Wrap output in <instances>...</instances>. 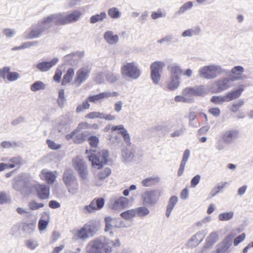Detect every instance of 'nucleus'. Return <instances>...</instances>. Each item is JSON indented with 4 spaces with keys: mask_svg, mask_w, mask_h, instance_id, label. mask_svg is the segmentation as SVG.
Here are the masks:
<instances>
[{
    "mask_svg": "<svg viewBox=\"0 0 253 253\" xmlns=\"http://www.w3.org/2000/svg\"><path fill=\"white\" fill-rule=\"evenodd\" d=\"M54 24L52 15L43 17L38 23L33 25L29 32H25L23 37L25 39H36L40 37L42 33L50 29Z\"/></svg>",
    "mask_w": 253,
    "mask_h": 253,
    "instance_id": "f257e3e1",
    "label": "nucleus"
},
{
    "mask_svg": "<svg viewBox=\"0 0 253 253\" xmlns=\"http://www.w3.org/2000/svg\"><path fill=\"white\" fill-rule=\"evenodd\" d=\"M51 15L55 25H64L78 21L82 15V13L81 11L76 10L68 14H66L64 12H59Z\"/></svg>",
    "mask_w": 253,
    "mask_h": 253,
    "instance_id": "f03ea898",
    "label": "nucleus"
},
{
    "mask_svg": "<svg viewBox=\"0 0 253 253\" xmlns=\"http://www.w3.org/2000/svg\"><path fill=\"white\" fill-rule=\"evenodd\" d=\"M68 193L72 196L77 194L79 191V183L77 177L70 169L65 171L62 177Z\"/></svg>",
    "mask_w": 253,
    "mask_h": 253,
    "instance_id": "7ed1b4c3",
    "label": "nucleus"
},
{
    "mask_svg": "<svg viewBox=\"0 0 253 253\" xmlns=\"http://www.w3.org/2000/svg\"><path fill=\"white\" fill-rule=\"evenodd\" d=\"M225 72V70L220 65L211 64L200 68L198 71V75L202 78L210 80L214 79Z\"/></svg>",
    "mask_w": 253,
    "mask_h": 253,
    "instance_id": "20e7f679",
    "label": "nucleus"
},
{
    "mask_svg": "<svg viewBox=\"0 0 253 253\" xmlns=\"http://www.w3.org/2000/svg\"><path fill=\"white\" fill-rule=\"evenodd\" d=\"M109 156L107 150H101L95 154H91L88 158L89 160L92 163V167L99 169L106 164Z\"/></svg>",
    "mask_w": 253,
    "mask_h": 253,
    "instance_id": "39448f33",
    "label": "nucleus"
},
{
    "mask_svg": "<svg viewBox=\"0 0 253 253\" xmlns=\"http://www.w3.org/2000/svg\"><path fill=\"white\" fill-rule=\"evenodd\" d=\"M121 73L125 78L136 80L141 75V71L134 63H128L122 67Z\"/></svg>",
    "mask_w": 253,
    "mask_h": 253,
    "instance_id": "423d86ee",
    "label": "nucleus"
},
{
    "mask_svg": "<svg viewBox=\"0 0 253 253\" xmlns=\"http://www.w3.org/2000/svg\"><path fill=\"white\" fill-rule=\"evenodd\" d=\"M242 91L243 89L238 88L228 92L224 96H213L211 101L215 104H221L224 102H229L238 98Z\"/></svg>",
    "mask_w": 253,
    "mask_h": 253,
    "instance_id": "0eeeda50",
    "label": "nucleus"
},
{
    "mask_svg": "<svg viewBox=\"0 0 253 253\" xmlns=\"http://www.w3.org/2000/svg\"><path fill=\"white\" fill-rule=\"evenodd\" d=\"M165 66V62L161 61L154 62L151 64L150 76L155 84L157 85L159 83L161 78L160 72L162 71Z\"/></svg>",
    "mask_w": 253,
    "mask_h": 253,
    "instance_id": "6e6552de",
    "label": "nucleus"
},
{
    "mask_svg": "<svg viewBox=\"0 0 253 253\" xmlns=\"http://www.w3.org/2000/svg\"><path fill=\"white\" fill-rule=\"evenodd\" d=\"M160 194L157 190H147L141 195L143 205L146 206L155 205L159 199Z\"/></svg>",
    "mask_w": 253,
    "mask_h": 253,
    "instance_id": "1a4fd4ad",
    "label": "nucleus"
},
{
    "mask_svg": "<svg viewBox=\"0 0 253 253\" xmlns=\"http://www.w3.org/2000/svg\"><path fill=\"white\" fill-rule=\"evenodd\" d=\"M240 136V132L237 129H231L222 133L221 139L226 144L229 145L236 142Z\"/></svg>",
    "mask_w": 253,
    "mask_h": 253,
    "instance_id": "9d476101",
    "label": "nucleus"
},
{
    "mask_svg": "<svg viewBox=\"0 0 253 253\" xmlns=\"http://www.w3.org/2000/svg\"><path fill=\"white\" fill-rule=\"evenodd\" d=\"M234 236L232 234L228 235L216 246V250L212 253H225L231 246Z\"/></svg>",
    "mask_w": 253,
    "mask_h": 253,
    "instance_id": "9b49d317",
    "label": "nucleus"
},
{
    "mask_svg": "<svg viewBox=\"0 0 253 253\" xmlns=\"http://www.w3.org/2000/svg\"><path fill=\"white\" fill-rule=\"evenodd\" d=\"M98 239H101L102 248H103L107 253H110L113 247H118L121 245L119 239H116L115 241L111 240L104 237H99Z\"/></svg>",
    "mask_w": 253,
    "mask_h": 253,
    "instance_id": "f8f14e48",
    "label": "nucleus"
},
{
    "mask_svg": "<svg viewBox=\"0 0 253 253\" xmlns=\"http://www.w3.org/2000/svg\"><path fill=\"white\" fill-rule=\"evenodd\" d=\"M128 202V199L124 197H121L118 199L112 198L109 202V206L112 210L123 209L127 207Z\"/></svg>",
    "mask_w": 253,
    "mask_h": 253,
    "instance_id": "ddd939ff",
    "label": "nucleus"
},
{
    "mask_svg": "<svg viewBox=\"0 0 253 253\" xmlns=\"http://www.w3.org/2000/svg\"><path fill=\"white\" fill-rule=\"evenodd\" d=\"M104 203L105 201L103 198H95L88 205L85 206L84 209L86 210L87 212H94L97 210L102 209L104 205Z\"/></svg>",
    "mask_w": 253,
    "mask_h": 253,
    "instance_id": "4468645a",
    "label": "nucleus"
},
{
    "mask_svg": "<svg viewBox=\"0 0 253 253\" xmlns=\"http://www.w3.org/2000/svg\"><path fill=\"white\" fill-rule=\"evenodd\" d=\"M28 186V180L25 174H20L14 179L13 187L16 191H21Z\"/></svg>",
    "mask_w": 253,
    "mask_h": 253,
    "instance_id": "2eb2a0df",
    "label": "nucleus"
},
{
    "mask_svg": "<svg viewBox=\"0 0 253 253\" xmlns=\"http://www.w3.org/2000/svg\"><path fill=\"white\" fill-rule=\"evenodd\" d=\"M206 234L207 232L204 230L198 232L189 239L187 243V246L189 248L197 247L203 241Z\"/></svg>",
    "mask_w": 253,
    "mask_h": 253,
    "instance_id": "dca6fc26",
    "label": "nucleus"
},
{
    "mask_svg": "<svg viewBox=\"0 0 253 253\" xmlns=\"http://www.w3.org/2000/svg\"><path fill=\"white\" fill-rule=\"evenodd\" d=\"M90 72V70L87 67L80 69L76 73L75 82L80 85L87 80Z\"/></svg>",
    "mask_w": 253,
    "mask_h": 253,
    "instance_id": "f3484780",
    "label": "nucleus"
},
{
    "mask_svg": "<svg viewBox=\"0 0 253 253\" xmlns=\"http://www.w3.org/2000/svg\"><path fill=\"white\" fill-rule=\"evenodd\" d=\"M244 71V68L241 66H236L232 68L229 74L231 81L243 79L245 77L243 74Z\"/></svg>",
    "mask_w": 253,
    "mask_h": 253,
    "instance_id": "a211bd4d",
    "label": "nucleus"
},
{
    "mask_svg": "<svg viewBox=\"0 0 253 253\" xmlns=\"http://www.w3.org/2000/svg\"><path fill=\"white\" fill-rule=\"evenodd\" d=\"M58 61L59 59L55 57L50 61H42L37 64L36 68L42 72H46L55 65Z\"/></svg>",
    "mask_w": 253,
    "mask_h": 253,
    "instance_id": "6ab92c4d",
    "label": "nucleus"
},
{
    "mask_svg": "<svg viewBox=\"0 0 253 253\" xmlns=\"http://www.w3.org/2000/svg\"><path fill=\"white\" fill-rule=\"evenodd\" d=\"M84 225L91 237L96 234L101 227L100 222L94 219L88 221Z\"/></svg>",
    "mask_w": 253,
    "mask_h": 253,
    "instance_id": "aec40b11",
    "label": "nucleus"
},
{
    "mask_svg": "<svg viewBox=\"0 0 253 253\" xmlns=\"http://www.w3.org/2000/svg\"><path fill=\"white\" fill-rule=\"evenodd\" d=\"M101 249V240L98 238L90 241L86 247L88 253H102Z\"/></svg>",
    "mask_w": 253,
    "mask_h": 253,
    "instance_id": "412c9836",
    "label": "nucleus"
},
{
    "mask_svg": "<svg viewBox=\"0 0 253 253\" xmlns=\"http://www.w3.org/2000/svg\"><path fill=\"white\" fill-rule=\"evenodd\" d=\"M170 76L181 79L182 70L181 67L176 63L171 64L168 67Z\"/></svg>",
    "mask_w": 253,
    "mask_h": 253,
    "instance_id": "4be33fe9",
    "label": "nucleus"
},
{
    "mask_svg": "<svg viewBox=\"0 0 253 253\" xmlns=\"http://www.w3.org/2000/svg\"><path fill=\"white\" fill-rule=\"evenodd\" d=\"M36 191L38 197L42 199L45 200L48 198L49 196V188L45 185H38L37 186Z\"/></svg>",
    "mask_w": 253,
    "mask_h": 253,
    "instance_id": "5701e85b",
    "label": "nucleus"
},
{
    "mask_svg": "<svg viewBox=\"0 0 253 253\" xmlns=\"http://www.w3.org/2000/svg\"><path fill=\"white\" fill-rule=\"evenodd\" d=\"M180 84L181 79L170 76L165 89L169 91H173L179 87Z\"/></svg>",
    "mask_w": 253,
    "mask_h": 253,
    "instance_id": "b1692460",
    "label": "nucleus"
},
{
    "mask_svg": "<svg viewBox=\"0 0 253 253\" xmlns=\"http://www.w3.org/2000/svg\"><path fill=\"white\" fill-rule=\"evenodd\" d=\"M82 57V54L81 52H76L66 55L64 59L68 64L75 66L78 63Z\"/></svg>",
    "mask_w": 253,
    "mask_h": 253,
    "instance_id": "393cba45",
    "label": "nucleus"
},
{
    "mask_svg": "<svg viewBox=\"0 0 253 253\" xmlns=\"http://www.w3.org/2000/svg\"><path fill=\"white\" fill-rule=\"evenodd\" d=\"M231 79L223 78L216 81V85L218 92L222 91L228 88L231 84Z\"/></svg>",
    "mask_w": 253,
    "mask_h": 253,
    "instance_id": "a878e982",
    "label": "nucleus"
},
{
    "mask_svg": "<svg viewBox=\"0 0 253 253\" xmlns=\"http://www.w3.org/2000/svg\"><path fill=\"white\" fill-rule=\"evenodd\" d=\"M190 155V151L189 149H186L184 151L182 159L177 171V175L178 176H180L183 174L185 165L189 158Z\"/></svg>",
    "mask_w": 253,
    "mask_h": 253,
    "instance_id": "bb28decb",
    "label": "nucleus"
},
{
    "mask_svg": "<svg viewBox=\"0 0 253 253\" xmlns=\"http://www.w3.org/2000/svg\"><path fill=\"white\" fill-rule=\"evenodd\" d=\"M90 132L87 130L78 132L76 130L75 137H74V142L77 144H80L85 141L89 136Z\"/></svg>",
    "mask_w": 253,
    "mask_h": 253,
    "instance_id": "cd10ccee",
    "label": "nucleus"
},
{
    "mask_svg": "<svg viewBox=\"0 0 253 253\" xmlns=\"http://www.w3.org/2000/svg\"><path fill=\"white\" fill-rule=\"evenodd\" d=\"M104 39L110 44H114L117 43L119 40L117 35H114L111 31L106 32L104 35Z\"/></svg>",
    "mask_w": 253,
    "mask_h": 253,
    "instance_id": "c85d7f7f",
    "label": "nucleus"
},
{
    "mask_svg": "<svg viewBox=\"0 0 253 253\" xmlns=\"http://www.w3.org/2000/svg\"><path fill=\"white\" fill-rule=\"evenodd\" d=\"M178 202V198L175 196H171L169 201L167 208L166 212V216L169 217L171 213V211L174 208L175 205Z\"/></svg>",
    "mask_w": 253,
    "mask_h": 253,
    "instance_id": "c756f323",
    "label": "nucleus"
},
{
    "mask_svg": "<svg viewBox=\"0 0 253 253\" xmlns=\"http://www.w3.org/2000/svg\"><path fill=\"white\" fill-rule=\"evenodd\" d=\"M23 163V160L21 157H13L9 160L8 163H6L7 165V169H12L15 167H20Z\"/></svg>",
    "mask_w": 253,
    "mask_h": 253,
    "instance_id": "7c9ffc66",
    "label": "nucleus"
},
{
    "mask_svg": "<svg viewBox=\"0 0 253 253\" xmlns=\"http://www.w3.org/2000/svg\"><path fill=\"white\" fill-rule=\"evenodd\" d=\"M42 173L45 179L48 184H52L55 181L56 175L55 174L56 171H47L46 170H42Z\"/></svg>",
    "mask_w": 253,
    "mask_h": 253,
    "instance_id": "2f4dec72",
    "label": "nucleus"
},
{
    "mask_svg": "<svg viewBox=\"0 0 253 253\" xmlns=\"http://www.w3.org/2000/svg\"><path fill=\"white\" fill-rule=\"evenodd\" d=\"M76 236L77 238L84 241L91 237L84 225L77 231Z\"/></svg>",
    "mask_w": 253,
    "mask_h": 253,
    "instance_id": "473e14b6",
    "label": "nucleus"
},
{
    "mask_svg": "<svg viewBox=\"0 0 253 253\" xmlns=\"http://www.w3.org/2000/svg\"><path fill=\"white\" fill-rule=\"evenodd\" d=\"M120 75L117 73L110 71L106 72V82L112 84L118 81Z\"/></svg>",
    "mask_w": 253,
    "mask_h": 253,
    "instance_id": "72a5a7b5",
    "label": "nucleus"
},
{
    "mask_svg": "<svg viewBox=\"0 0 253 253\" xmlns=\"http://www.w3.org/2000/svg\"><path fill=\"white\" fill-rule=\"evenodd\" d=\"M107 17L105 12H101L99 14H97L92 16L90 18V22L91 24H94L97 22L102 21Z\"/></svg>",
    "mask_w": 253,
    "mask_h": 253,
    "instance_id": "f704fd0d",
    "label": "nucleus"
},
{
    "mask_svg": "<svg viewBox=\"0 0 253 253\" xmlns=\"http://www.w3.org/2000/svg\"><path fill=\"white\" fill-rule=\"evenodd\" d=\"M74 74V70L72 68L69 69L63 77L62 84H65L70 83L72 81Z\"/></svg>",
    "mask_w": 253,
    "mask_h": 253,
    "instance_id": "c9c22d12",
    "label": "nucleus"
},
{
    "mask_svg": "<svg viewBox=\"0 0 253 253\" xmlns=\"http://www.w3.org/2000/svg\"><path fill=\"white\" fill-rule=\"evenodd\" d=\"M121 217L127 220L132 219L136 216L135 209L127 210L121 213Z\"/></svg>",
    "mask_w": 253,
    "mask_h": 253,
    "instance_id": "e433bc0d",
    "label": "nucleus"
},
{
    "mask_svg": "<svg viewBox=\"0 0 253 253\" xmlns=\"http://www.w3.org/2000/svg\"><path fill=\"white\" fill-rule=\"evenodd\" d=\"M218 239V235L216 232L211 233L206 239V246H212Z\"/></svg>",
    "mask_w": 253,
    "mask_h": 253,
    "instance_id": "4c0bfd02",
    "label": "nucleus"
},
{
    "mask_svg": "<svg viewBox=\"0 0 253 253\" xmlns=\"http://www.w3.org/2000/svg\"><path fill=\"white\" fill-rule=\"evenodd\" d=\"M136 216L143 217L150 213L149 210L146 207H140L135 209Z\"/></svg>",
    "mask_w": 253,
    "mask_h": 253,
    "instance_id": "58836bf2",
    "label": "nucleus"
},
{
    "mask_svg": "<svg viewBox=\"0 0 253 253\" xmlns=\"http://www.w3.org/2000/svg\"><path fill=\"white\" fill-rule=\"evenodd\" d=\"M73 165L77 171L86 167L84 161L79 158H76L73 160Z\"/></svg>",
    "mask_w": 253,
    "mask_h": 253,
    "instance_id": "ea45409f",
    "label": "nucleus"
},
{
    "mask_svg": "<svg viewBox=\"0 0 253 253\" xmlns=\"http://www.w3.org/2000/svg\"><path fill=\"white\" fill-rule=\"evenodd\" d=\"M159 181V177H150L143 180L142 181V184L145 187H150L156 184Z\"/></svg>",
    "mask_w": 253,
    "mask_h": 253,
    "instance_id": "a19ab883",
    "label": "nucleus"
},
{
    "mask_svg": "<svg viewBox=\"0 0 253 253\" xmlns=\"http://www.w3.org/2000/svg\"><path fill=\"white\" fill-rule=\"evenodd\" d=\"M196 96H204L209 92L208 87L205 85H200L194 87Z\"/></svg>",
    "mask_w": 253,
    "mask_h": 253,
    "instance_id": "79ce46f5",
    "label": "nucleus"
},
{
    "mask_svg": "<svg viewBox=\"0 0 253 253\" xmlns=\"http://www.w3.org/2000/svg\"><path fill=\"white\" fill-rule=\"evenodd\" d=\"M200 31V29L199 28H197L196 29H190L184 31L182 34V36L183 37H191L193 36L197 35L198 34H199Z\"/></svg>",
    "mask_w": 253,
    "mask_h": 253,
    "instance_id": "37998d69",
    "label": "nucleus"
},
{
    "mask_svg": "<svg viewBox=\"0 0 253 253\" xmlns=\"http://www.w3.org/2000/svg\"><path fill=\"white\" fill-rule=\"evenodd\" d=\"M122 155L126 162L131 161L134 157L133 154L127 149H124L122 150Z\"/></svg>",
    "mask_w": 253,
    "mask_h": 253,
    "instance_id": "c03bdc74",
    "label": "nucleus"
},
{
    "mask_svg": "<svg viewBox=\"0 0 253 253\" xmlns=\"http://www.w3.org/2000/svg\"><path fill=\"white\" fill-rule=\"evenodd\" d=\"M88 97H87L81 104L79 105L76 108V112L80 113L84 112L85 110L88 109L90 107V104L88 103Z\"/></svg>",
    "mask_w": 253,
    "mask_h": 253,
    "instance_id": "a18cd8bd",
    "label": "nucleus"
},
{
    "mask_svg": "<svg viewBox=\"0 0 253 253\" xmlns=\"http://www.w3.org/2000/svg\"><path fill=\"white\" fill-rule=\"evenodd\" d=\"M45 87V84L42 82L37 81L31 85V90L36 92L39 90L44 89Z\"/></svg>",
    "mask_w": 253,
    "mask_h": 253,
    "instance_id": "49530a36",
    "label": "nucleus"
},
{
    "mask_svg": "<svg viewBox=\"0 0 253 253\" xmlns=\"http://www.w3.org/2000/svg\"><path fill=\"white\" fill-rule=\"evenodd\" d=\"M234 215L233 211L221 213L218 215L219 220L220 221H227L233 218Z\"/></svg>",
    "mask_w": 253,
    "mask_h": 253,
    "instance_id": "de8ad7c7",
    "label": "nucleus"
},
{
    "mask_svg": "<svg viewBox=\"0 0 253 253\" xmlns=\"http://www.w3.org/2000/svg\"><path fill=\"white\" fill-rule=\"evenodd\" d=\"M193 6V3L191 1H188L185 3L179 8L178 11L176 12V14L180 15L182 13H184L186 10L190 9Z\"/></svg>",
    "mask_w": 253,
    "mask_h": 253,
    "instance_id": "09e8293b",
    "label": "nucleus"
},
{
    "mask_svg": "<svg viewBox=\"0 0 253 253\" xmlns=\"http://www.w3.org/2000/svg\"><path fill=\"white\" fill-rule=\"evenodd\" d=\"M35 227L36 224L34 223H24L23 226V230L28 234H31L34 232Z\"/></svg>",
    "mask_w": 253,
    "mask_h": 253,
    "instance_id": "8fccbe9b",
    "label": "nucleus"
},
{
    "mask_svg": "<svg viewBox=\"0 0 253 253\" xmlns=\"http://www.w3.org/2000/svg\"><path fill=\"white\" fill-rule=\"evenodd\" d=\"M86 118H89V119H103V118L104 117V113H100L99 112H92L90 113H89L86 115L85 116Z\"/></svg>",
    "mask_w": 253,
    "mask_h": 253,
    "instance_id": "3c124183",
    "label": "nucleus"
},
{
    "mask_svg": "<svg viewBox=\"0 0 253 253\" xmlns=\"http://www.w3.org/2000/svg\"><path fill=\"white\" fill-rule=\"evenodd\" d=\"M108 15L112 18L117 19L120 17L121 13L117 8L112 7L110 8L108 11Z\"/></svg>",
    "mask_w": 253,
    "mask_h": 253,
    "instance_id": "603ef678",
    "label": "nucleus"
},
{
    "mask_svg": "<svg viewBox=\"0 0 253 253\" xmlns=\"http://www.w3.org/2000/svg\"><path fill=\"white\" fill-rule=\"evenodd\" d=\"M111 173V170L109 168H105L100 171L97 176L98 180H102L107 177Z\"/></svg>",
    "mask_w": 253,
    "mask_h": 253,
    "instance_id": "864d4df0",
    "label": "nucleus"
},
{
    "mask_svg": "<svg viewBox=\"0 0 253 253\" xmlns=\"http://www.w3.org/2000/svg\"><path fill=\"white\" fill-rule=\"evenodd\" d=\"M94 79L97 84H105L106 83V72L99 73Z\"/></svg>",
    "mask_w": 253,
    "mask_h": 253,
    "instance_id": "5fc2aeb1",
    "label": "nucleus"
},
{
    "mask_svg": "<svg viewBox=\"0 0 253 253\" xmlns=\"http://www.w3.org/2000/svg\"><path fill=\"white\" fill-rule=\"evenodd\" d=\"M182 94L186 97L196 96L194 87H188L182 90Z\"/></svg>",
    "mask_w": 253,
    "mask_h": 253,
    "instance_id": "6e6d98bb",
    "label": "nucleus"
},
{
    "mask_svg": "<svg viewBox=\"0 0 253 253\" xmlns=\"http://www.w3.org/2000/svg\"><path fill=\"white\" fill-rule=\"evenodd\" d=\"M0 146L4 149H10L11 148H15L18 146V145L16 142L14 141L10 142L4 141L1 142Z\"/></svg>",
    "mask_w": 253,
    "mask_h": 253,
    "instance_id": "4d7b16f0",
    "label": "nucleus"
},
{
    "mask_svg": "<svg viewBox=\"0 0 253 253\" xmlns=\"http://www.w3.org/2000/svg\"><path fill=\"white\" fill-rule=\"evenodd\" d=\"M99 94L102 100L103 99H107L111 97H116L119 95V93L115 91H105L101 92Z\"/></svg>",
    "mask_w": 253,
    "mask_h": 253,
    "instance_id": "13d9d810",
    "label": "nucleus"
},
{
    "mask_svg": "<svg viewBox=\"0 0 253 253\" xmlns=\"http://www.w3.org/2000/svg\"><path fill=\"white\" fill-rule=\"evenodd\" d=\"M87 139L90 146L96 148L99 143V138L96 136H88Z\"/></svg>",
    "mask_w": 253,
    "mask_h": 253,
    "instance_id": "bf43d9fd",
    "label": "nucleus"
},
{
    "mask_svg": "<svg viewBox=\"0 0 253 253\" xmlns=\"http://www.w3.org/2000/svg\"><path fill=\"white\" fill-rule=\"evenodd\" d=\"M20 78V75L17 72H10L6 76V79L9 82H14Z\"/></svg>",
    "mask_w": 253,
    "mask_h": 253,
    "instance_id": "052dcab7",
    "label": "nucleus"
},
{
    "mask_svg": "<svg viewBox=\"0 0 253 253\" xmlns=\"http://www.w3.org/2000/svg\"><path fill=\"white\" fill-rule=\"evenodd\" d=\"M10 200V197L5 192H0V204L8 203Z\"/></svg>",
    "mask_w": 253,
    "mask_h": 253,
    "instance_id": "680f3d73",
    "label": "nucleus"
},
{
    "mask_svg": "<svg viewBox=\"0 0 253 253\" xmlns=\"http://www.w3.org/2000/svg\"><path fill=\"white\" fill-rule=\"evenodd\" d=\"M186 128L184 126H182L179 129L174 130L170 134L172 137H178L184 133Z\"/></svg>",
    "mask_w": 253,
    "mask_h": 253,
    "instance_id": "e2e57ef3",
    "label": "nucleus"
},
{
    "mask_svg": "<svg viewBox=\"0 0 253 253\" xmlns=\"http://www.w3.org/2000/svg\"><path fill=\"white\" fill-rule=\"evenodd\" d=\"M174 101L176 102L190 103L192 99L187 98L186 96L177 95L174 97Z\"/></svg>",
    "mask_w": 253,
    "mask_h": 253,
    "instance_id": "0e129e2a",
    "label": "nucleus"
},
{
    "mask_svg": "<svg viewBox=\"0 0 253 253\" xmlns=\"http://www.w3.org/2000/svg\"><path fill=\"white\" fill-rule=\"evenodd\" d=\"M27 247L30 250H34L39 246V243L36 240L30 239L26 242Z\"/></svg>",
    "mask_w": 253,
    "mask_h": 253,
    "instance_id": "69168bd1",
    "label": "nucleus"
},
{
    "mask_svg": "<svg viewBox=\"0 0 253 253\" xmlns=\"http://www.w3.org/2000/svg\"><path fill=\"white\" fill-rule=\"evenodd\" d=\"M46 143L48 147L52 150H58L61 147V144L56 143L54 141L49 139L46 140Z\"/></svg>",
    "mask_w": 253,
    "mask_h": 253,
    "instance_id": "338daca9",
    "label": "nucleus"
},
{
    "mask_svg": "<svg viewBox=\"0 0 253 253\" xmlns=\"http://www.w3.org/2000/svg\"><path fill=\"white\" fill-rule=\"evenodd\" d=\"M30 209L32 210H37L42 208L44 206V204L42 203H39L35 201H32L29 204Z\"/></svg>",
    "mask_w": 253,
    "mask_h": 253,
    "instance_id": "774afa93",
    "label": "nucleus"
}]
</instances>
